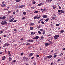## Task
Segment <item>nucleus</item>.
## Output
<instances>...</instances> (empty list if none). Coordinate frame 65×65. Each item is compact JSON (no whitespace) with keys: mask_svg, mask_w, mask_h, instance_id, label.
I'll return each mask as SVG.
<instances>
[{"mask_svg":"<svg viewBox=\"0 0 65 65\" xmlns=\"http://www.w3.org/2000/svg\"><path fill=\"white\" fill-rule=\"evenodd\" d=\"M26 13H27L26 12H24L23 13V14H24V15H25V14H26Z\"/></svg>","mask_w":65,"mask_h":65,"instance_id":"nucleus-26","label":"nucleus"},{"mask_svg":"<svg viewBox=\"0 0 65 65\" xmlns=\"http://www.w3.org/2000/svg\"><path fill=\"white\" fill-rule=\"evenodd\" d=\"M14 31H17V29H13Z\"/></svg>","mask_w":65,"mask_h":65,"instance_id":"nucleus-63","label":"nucleus"},{"mask_svg":"<svg viewBox=\"0 0 65 65\" xmlns=\"http://www.w3.org/2000/svg\"><path fill=\"white\" fill-rule=\"evenodd\" d=\"M56 8V5H54L53 6V8L54 9H55Z\"/></svg>","mask_w":65,"mask_h":65,"instance_id":"nucleus-11","label":"nucleus"},{"mask_svg":"<svg viewBox=\"0 0 65 65\" xmlns=\"http://www.w3.org/2000/svg\"><path fill=\"white\" fill-rule=\"evenodd\" d=\"M26 57H23V60H25V59H26Z\"/></svg>","mask_w":65,"mask_h":65,"instance_id":"nucleus-44","label":"nucleus"},{"mask_svg":"<svg viewBox=\"0 0 65 65\" xmlns=\"http://www.w3.org/2000/svg\"><path fill=\"white\" fill-rule=\"evenodd\" d=\"M27 42H33V40H28L27 41Z\"/></svg>","mask_w":65,"mask_h":65,"instance_id":"nucleus-4","label":"nucleus"},{"mask_svg":"<svg viewBox=\"0 0 65 65\" xmlns=\"http://www.w3.org/2000/svg\"><path fill=\"white\" fill-rule=\"evenodd\" d=\"M10 54V52L9 51H8V54Z\"/></svg>","mask_w":65,"mask_h":65,"instance_id":"nucleus-56","label":"nucleus"},{"mask_svg":"<svg viewBox=\"0 0 65 65\" xmlns=\"http://www.w3.org/2000/svg\"><path fill=\"white\" fill-rule=\"evenodd\" d=\"M24 54V53H22L21 54V56H22V55H23V54Z\"/></svg>","mask_w":65,"mask_h":65,"instance_id":"nucleus-53","label":"nucleus"},{"mask_svg":"<svg viewBox=\"0 0 65 65\" xmlns=\"http://www.w3.org/2000/svg\"><path fill=\"white\" fill-rule=\"evenodd\" d=\"M42 17L44 18H47V16L45 15H44L42 16Z\"/></svg>","mask_w":65,"mask_h":65,"instance_id":"nucleus-10","label":"nucleus"},{"mask_svg":"<svg viewBox=\"0 0 65 65\" xmlns=\"http://www.w3.org/2000/svg\"><path fill=\"white\" fill-rule=\"evenodd\" d=\"M41 39H43L44 38V37H43V36H41Z\"/></svg>","mask_w":65,"mask_h":65,"instance_id":"nucleus-38","label":"nucleus"},{"mask_svg":"<svg viewBox=\"0 0 65 65\" xmlns=\"http://www.w3.org/2000/svg\"><path fill=\"white\" fill-rule=\"evenodd\" d=\"M43 9V11H45V10H46V9H45V8Z\"/></svg>","mask_w":65,"mask_h":65,"instance_id":"nucleus-34","label":"nucleus"},{"mask_svg":"<svg viewBox=\"0 0 65 65\" xmlns=\"http://www.w3.org/2000/svg\"><path fill=\"white\" fill-rule=\"evenodd\" d=\"M5 44L6 46H8V45H9V44L7 43H6Z\"/></svg>","mask_w":65,"mask_h":65,"instance_id":"nucleus-30","label":"nucleus"},{"mask_svg":"<svg viewBox=\"0 0 65 65\" xmlns=\"http://www.w3.org/2000/svg\"><path fill=\"white\" fill-rule=\"evenodd\" d=\"M6 18V17L5 16H4L3 17H0V20H5Z\"/></svg>","mask_w":65,"mask_h":65,"instance_id":"nucleus-2","label":"nucleus"},{"mask_svg":"<svg viewBox=\"0 0 65 65\" xmlns=\"http://www.w3.org/2000/svg\"><path fill=\"white\" fill-rule=\"evenodd\" d=\"M58 14H59V15H60V14H61V12H59L58 13Z\"/></svg>","mask_w":65,"mask_h":65,"instance_id":"nucleus-47","label":"nucleus"},{"mask_svg":"<svg viewBox=\"0 0 65 65\" xmlns=\"http://www.w3.org/2000/svg\"><path fill=\"white\" fill-rule=\"evenodd\" d=\"M38 11H35L34 12V13H38Z\"/></svg>","mask_w":65,"mask_h":65,"instance_id":"nucleus-32","label":"nucleus"},{"mask_svg":"<svg viewBox=\"0 0 65 65\" xmlns=\"http://www.w3.org/2000/svg\"><path fill=\"white\" fill-rule=\"evenodd\" d=\"M55 25L56 26H59V24H56Z\"/></svg>","mask_w":65,"mask_h":65,"instance_id":"nucleus-46","label":"nucleus"},{"mask_svg":"<svg viewBox=\"0 0 65 65\" xmlns=\"http://www.w3.org/2000/svg\"><path fill=\"white\" fill-rule=\"evenodd\" d=\"M54 64V63L53 62H52L51 63V65H52L53 64Z\"/></svg>","mask_w":65,"mask_h":65,"instance_id":"nucleus-57","label":"nucleus"},{"mask_svg":"<svg viewBox=\"0 0 65 65\" xmlns=\"http://www.w3.org/2000/svg\"><path fill=\"white\" fill-rule=\"evenodd\" d=\"M21 1V0H16V1L17 2H20V1Z\"/></svg>","mask_w":65,"mask_h":65,"instance_id":"nucleus-27","label":"nucleus"},{"mask_svg":"<svg viewBox=\"0 0 65 65\" xmlns=\"http://www.w3.org/2000/svg\"><path fill=\"white\" fill-rule=\"evenodd\" d=\"M36 8V7H31V8L32 9H33L34 8Z\"/></svg>","mask_w":65,"mask_h":65,"instance_id":"nucleus-24","label":"nucleus"},{"mask_svg":"<svg viewBox=\"0 0 65 65\" xmlns=\"http://www.w3.org/2000/svg\"><path fill=\"white\" fill-rule=\"evenodd\" d=\"M3 33V31L2 30L0 31V34H1V33Z\"/></svg>","mask_w":65,"mask_h":65,"instance_id":"nucleus-39","label":"nucleus"},{"mask_svg":"<svg viewBox=\"0 0 65 65\" xmlns=\"http://www.w3.org/2000/svg\"><path fill=\"white\" fill-rule=\"evenodd\" d=\"M34 25H35L34 23H31L30 24V26L32 27V26H34Z\"/></svg>","mask_w":65,"mask_h":65,"instance_id":"nucleus-12","label":"nucleus"},{"mask_svg":"<svg viewBox=\"0 0 65 65\" xmlns=\"http://www.w3.org/2000/svg\"><path fill=\"white\" fill-rule=\"evenodd\" d=\"M39 28H40V26H38L37 27V29H39Z\"/></svg>","mask_w":65,"mask_h":65,"instance_id":"nucleus-41","label":"nucleus"},{"mask_svg":"<svg viewBox=\"0 0 65 65\" xmlns=\"http://www.w3.org/2000/svg\"><path fill=\"white\" fill-rule=\"evenodd\" d=\"M40 18H41V16H39L37 17V19H39Z\"/></svg>","mask_w":65,"mask_h":65,"instance_id":"nucleus-36","label":"nucleus"},{"mask_svg":"<svg viewBox=\"0 0 65 65\" xmlns=\"http://www.w3.org/2000/svg\"><path fill=\"white\" fill-rule=\"evenodd\" d=\"M13 14H15V12H14L13 13Z\"/></svg>","mask_w":65,"mask_h":65,"instance_id":"nucleus-60","label":"nucleus"},{"mask_svg":"<svg viewBox=\"0 0 65 65\" xmlns=\"http://www.w3.org/2000/svg\"><path fill=\"white\" fill-rule=\"evenodd\" d=\"M45 45L46 47H47V46H48V43H46L45 44Z\"/></svg>","mask_w":65,"mask_h":65,"instance_id":"nucleus-9","label":"nucleus"},{"mask_svg":"<svg viewBox=\"0 0 65 65\" xmlns=\"http://www.w3.org/2000/svg\"><path fill=\"white\" fill-rule=\"evenodd\" d=\"M41 11H42V12H43L44 11H43V9H41Z\"/></svg>","mask_w":65,"mask_h":65,"instance_id":"nucleus-52","label":"nucleus"},{"mask_svg":"<svg viewBox=\"0 0 65 65\" xmlns=\"http://www.w3.org/2000/svg\"><path fill=\"white\" fill-rule=\"evenodd\" d=\"M38 38H39V37L38 36H37L34 37L33 39H37Z\"/></svg>","mask_w":65,"mask_h":65,"instance_id":"nucleus-7","label":"nucleus"},{"mask_svg":"<svg viewBox=\"0 0 65 65\" xmlns=\"http://www.w3.org/2000/svg\"><path fill=\"white\" fill-rule=\"evenodd\" d=\"M16 61H17V60H14L12 61V62L14 63H15V62Z\"/></svg>","mask_w":65,"mask_h":65,"instance_id":"nucleus-29","label":"nucleus"},{"mask_svg":"<svg viewBox=\"0 0 65 65\" xmlns=\"http://www.w3.org/2000/svg\"><path fill=\"white\" fill-rule=\"evenodd\" d=\"M47 58H48V56H47L46 57H45L44 58V60H46V59H47Z\"/></svg>","mask_w":65,"mask_h":65,"instance_id":"nucleus-25","label":"nucleus"},{"mask_svg":"<svg viewBox=\"0 0 65 65\" xmlns=\"http://www.w3.org/2000/svg\"><path fill=\"white\" fill-rule=\"evenodd\" d=\"M6 59V57L5 56H3L2 58V60H4Z\"/></svg>","mask_w":65,"mask_h":65,"instance_id":"nucleus-5","label":"nucleus"},{"mask_svg":"<svg viewBox=\"0 0 65 65\" xmlns=\"http://www.w3.org/2000/svg\"><path fill=\"white\" fill-rule=\"evenodd\" d=\"M59 9H61V7L60 6H59Z\"/></svg>","mask_w":65,"mask_h":65,"instance_id":"nucleus-62","label":"nucleus"},{"mask_svg":"<svg viewBox=\"0 0 65 65\" xmlns=\"http://www.w3.org/2000/svg\"><path fill=\"white\" fill-rule=\"evenodd\" d=\"M36 3V2H32V4H35Z\"/></svg>","mask_w":65,"mask_h":65,"instance_id":"nucleus-40","label":"nucleus"},{"mask_svg":"<svg viewBox=\"0 0 65 65\" xmlns=\"http://www.w3.org/2000/svg\"><path fill=\"white\" fill-rule=\"evenodd\" d=\"M48 20H49V18H47L45 20V22H48Z\"/></svg>","mask_w":65,"mask_h":65,"instance_id":"nucleus-21","label":"nucleus"},{"mask_svg":"<svg viewBox=\"0 0 65 65\" xmlns=\"http://www.w3.org/2000/svg\"><path fill=\"white\" fill-rule=\"evenodd\" d=\"M9 9V7H7L5 9V10H8V9Z\"/></svg>","mask_w":65,"mask_h":65,"instance_id":"nucleus-35","label":"nucleus"},{"mask_svg":"<svg viewBox=\"0 0 65 65\" xmlns=\"http://www.w3.org/2000/svg\"><path fill=\"white\" fill-rule=\"evenodd\" d=\"M30 30H33V29H34V28H33V27H30Z\"/></svg>","mask_w":65,"mask_h":65,"instance_id":"nucleus-18","label":"nucleus"},{"mask_svg":"<svg viewBox=\"0 0 65 65\" xmlns=\"http://www.w3.org/2000/svg\"><path fill=\"white\" fill-rule=\"evenodd\" d=\"M24 40V38H21L20 40H21H21Z\"/></svg>","mask_w":65,"mask_h":65,"instance_id":"nucleus-45","label":"nucleus"},{"mask_svg":"<svg viewBox=\"0 0 65 65\" xmlns=\"http://www.w3.org/2000/svg\"><path fill=\"white\" fill-rule=\"evenodd\" d=\"M34 57L33 56L31 57V59H34Z\"/></svg>","mask_w":65,"mask_h":65,"instance_id":"nucleus-59","label":"nucleus"},{"mask_svg":"<svg viewBox=\"0 0 65 65\" xmlns=\"http://www.w3.org/2000/svg\"><path fill=\"white\" fill-rule=\"evenodd\" d=\"M13 20H14V18H12L11 19V20H10L9 21L10 22H11L12 21H13Z\"/></svg>","mask_w":65,"mask_h":65,"instance_id":"nucleus-13","label":"nucleus"},{"mask_svg":"<svg viewBox=\"0 0 65 65\" xmlns=\"http://www.w3.org/2000/svg\"><path fill=\"white\" fill-rule=\"evenodd\" d=\"M64 31V30H61V31H60V32L61 33H63Z\"/></svg>","mask_w":65,"mask_h":65,"instance_id":"nucleus-22","label":"nucleus"},{"mask_svg":"<svg viewBox=\"0 0 65 65\" xmlns=\"http://www.w3.org/2000/svg\"><path fill=\"white\" fill-rule=\"evenodd\" d=\"M34 17H34V19H36L37 18V17H38V15H37V16H35Z\"/></svg>","mask_w":65,"mask_h":65,"instance_id":"nucleus-20","label":"nucleus"},{"mask_svg":"<svg viewBox=\"0 0 65 65\" xmlns=\"http://www.w3.org/2000/svg\"><path fill=\"white\" fill-rule=\"evenodd\" d=\"M61 10H58V12H61Z\"/></svg>","mask_w":65,"mask_h":65,"instance_id":"nucleus-61","label":"nucleus"},{"mask_svg":"<svg viewBox=\"0 0 65 65\" xmlns=\"http://www.w3.org/2000/svg\"><path fill=\"white\" fill-rule=\"evenodd\" d=\"M48 57L49 59H50L53 57V56L52 55H50L49 56H48Z\"/></svg>","mask_w":65,"mask_h":65,"instance_id":"nucleus-8","label":"nucleus"},{"mask_svg":"<svg viewBox=\"0 0 65 65\" xmlns=\"http://www.w3.org/2000/svg\"><path fill=\"white\" fill-rule=\"evenodd\" d=\"M9 60L10 61L11 60V58H10V57H9Z\"/></svg>","mask_w":65,"mask_h":65,"instance_id":"nucleus-28","label":"nucleus"},{"mask_svg":"<svg viewBox=\"0 0 65 65\" xmlns=\"http://www.w3.org/2000/svg\"><path fill=\"white\" fill-rule=\"evenodd\" d=\"M63 55V53H61L60 54H59L58 56L59 57H60V56H62Z\"/></svg>","mask_w":65,"mask_h":65,"instance_id":"nucleus-17","label":"nucleus"},{"mask_svg":"<svg viewBox=\"0 0 65 65\" xmlns=\"http://www.w3.org/2000/svg\"><path fill=\"white\" fill-rule=\"evenodd\" d=\"M29 44V43H27L26 44V45H28Z\"/></svg>","mask_w":65,"mask_h":65,"instance_id":"nucleus-55","label":"nucleus"},{"mask_svg":"<svg viewBox=\"0 0 65 65\" xmlns=\"http://www.w3.org/2000/svg\"><path fill=\"white\" fill-rule=\"evenodd\" d=\"M40 31L41 32H42L43 31V29H40Z\"/></svg>","mask_w":65,"mask_h":65,"instance_id":"nucleus-54","label":"nucleus"},{"mask_svg":"<svg viewBox=\"0 0 65 65\" xmlns=\"http://www.w3.org/2000/svg\"><path fill=\"white\" fill-rule=\"evenodd\" d=\"M24 6H25V5H21L19 7V8H22V7H23Z\"/></svg>","mask_w":65,"mask_h":65,"instance_id":"nucleus-16","label":"nucleus"},{"mask_svg":"<svg viewBox=\"0 0 65 65\" xmlns=\"http://www.w3.org/2000/svg\"><path fill=\"white\" fill-rule=\"evenodd\" d=\"M52 19L53 20H55V17H52Z\"/></svg>","mask_w":65,"mask_h":65,"instance_id":"nucleus-49","label":"nucleus"},{"mask_svg":"<svg viewBox=\"0 0 65 65\" xmlns=\"http://www.w3.org/2000/svg\"><path fill=\"white\" fill-rule=\"evenodd\" d=\"M36 57H39V55L37 54L36 55Z\"/></svg>","mask_w":65,"mask_h":65,"instance_id":"nucleus-33","label":"nucleus"},{"mask_svg":"<svg viewBox=\"0 0 65 65\" xmlns=\"http://www.w3.org/2000/svg\"><path fill=\"white\" fill-rule=\"evenodd\" d=\"M57 61L59 62V61H61V60H60V59H58Z\"/></svg>","mask_w":65,"mask_h":65,"instance_id":"nucleus-43","label":"nucleus"},{"mask_svg":"<svg viewBox=\"0 0 65 65\" xmlns=\"http://www.w3.org/2000/svg\"><path fill=\"white\" fill-rule=\"evenodd\" d=\"M16 12H19V10L18 9H17L16 10Z\"/></svg>","mask_w":65,"mask_h":65,"instance_id":"nucleus-42","label":"nucleus"},{"mask_svg":"<svg viewBox=\"0 0 65 65\" xmlns=\"http://www.w3.org/2000/svg\"><path fill=\"white\" fill-rule=\"evenodd\" d=\"M1 7H5V6H6V5L5 4H3L2 5H1Z\"/></svg>","mask_w":65,"mask_h":65,"instance_id":"nucleus-15","label":"nucleus"},{"mask_svg":"<svg viewBox=\"0 0 65 65\" xmlns=\"http://www.w3.org/2000/svg\"><path fill=\"white\" fill-rule=\"evenodd\" d=\"M38 33L39 34H40V35L41 34V32L40 31H38Z\"/></svg>","mask_w":65,"mask_h":65,"instance_id":"nucleus-19","label":"nucleus"},{"mask_svg":"<svg viewBox=\"0 0 65 65\" xmlns=\"http://www.w3.org/2000/svg\"><path fill=\"white\" fill-rule=\"evenodd\" d=\"M64 11H63L62 10H61V11L60 12L61 13H64Z\"/></svg>","mask_w":65,"mask_h":65,"instance_id":"nucleus-23","label":"nucleus"},{"mask_svg":"<svg viewBox=\"0 0 65 65\" xmlns=\"http://www.w3.org/2000/svg\"><path fill=\"white\" fill-rule=\"evenodd\" d=\"M42 5V3H40L38 4L37 5L38 6H41V5Z\"/></svg>","mask_w":65,"mask_h":65,"instance_id":"nucleus-14","label":"nucleus"},{"mask_svg":"<svg viewBox=\"0 0 65 65\" xmlns=\"http://www.w3.org/2000/svg\"><path fill=\"white\" fill-rule=\"evenodd\" d=\"M45 31H43L42 33L43 34H45Z\"/></svg>","mask_w":65,"mask_h":65,"instance_id":"nucleus-64","label":"nucleus"},{"mask_svg":"<svg viewBox=\"0 0 65 65\" xmlns=\"http://www.w3.org/2000/svg\"><path fill=\"white\" fill-rule=\"evenodd\" d=\"M59 37V35H57L54 36V38L55 39H58V38Z\"/></svg>","mask_w":65,"mask_h":65,"instance_id":"nucleus-1","label":"nucleus"},{"mask_svg":"<svg viewBox=\"0 0 65 65\" xmlns=\"http://www.w3.org/2000/svg\"><path fill=\"white\" fill-rule=\"evenodd\" d=\"M11 55L10 54V53L8 54V55L9 56H11Z\"/></svg>","mask_w":65,"mask_h":65,"instance_id":"nucleus-58","label":"nucleus"},{"mask_svg":"<svg viewBox=\"0 0 65 65\" xmlns=\"http://www.w3.org/2000/svg\"><path fill=\"white\" fill-rule=\"evenodd\" d=\"M57 55H55L53 56V58H56V57H57Z\"/></svg>","mask_w":65,"mask_h":65,"instance_id":"nucleus-31","label":"nucleus"},{"mask_svg":"<svg viewBox=\"0 0 65 65\" xmlns=\"http://www.w3.org/2000/svg\"><path fill=\"white\" fill-rule=\"evenodd\" d=\"M33 55V53H31L29 54L28 56V57H32Z\"/></svg>","mask_w":65,"mask_h":65,"instance_id":"nucleus-6","label":"nucleus"},{"mask_svg":"<svg viewBox=\"0 0 65 65\" xmlns=\"http://www.w3.org/2000/svg\"><path fill=\"white\" fill-rule=\"evenodd\" d=\"M5 23H6V21H3L2 22L1 24L2 25H5Z\"/></svg>","mask_w":65,"mask_h":65,"instance_id":"nucleus-3","label":"nucleus"},{"mask_svg":"<svg viewBox=\"0 0 65 65\" xmlns=\"http://www.w3.org/2000/svg\"><path fill=\"white\" fill-rule=\"evenodd\" d=\"M51 44V42H49L48 43V44L49 45H50V44Z\"/></svg>","mask_w":65,"mask_h":65,"instance_id":"nucleus-48","label":"nucleus"},{"mask_svg":"<svg viewBox=\"0 0 65 65\" xmlns=\"http://www.w3.org/2000/svg\"><path fill=\"white\" fill-rule=\"evenodd\" d=\"M11 12V11H8V13H10V12Z\"/></svg>","mask_w":65,"mask_h":65,"instance_id":"nucleus-51","label":"nucleus"},{"mask_svg":"<svg viewBox=\"0 0 65 65\" xmlns=\"http://www.w3.org/2000/svg\"><path fill=\"white\" fill-rule=\"evenodd\" d=\"M41 22L42 24H44V22H43V21H42Z\"/></svg>","mask_w":65,"mask_h":65,"instance_id":"nucleus-37","label":"nucleus"},{"mask_svg":"<svg viewBox=\"0 0 65 65\" xmlns=\"http://www.w3.org/2000/svg\"><path fill=\"white\" fill-rule=\"evenodd\" d=\"M17 44H15L14 45V46H17Z\"/></svg>","mask_w":65,"mask_h":65,"instance_id":"nucleus-50","label":"nucleus"}]
</instances>
